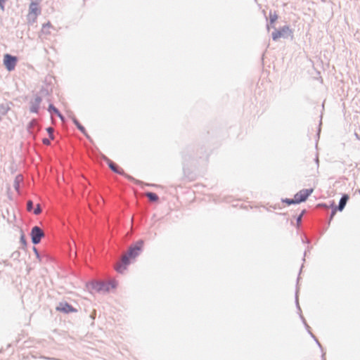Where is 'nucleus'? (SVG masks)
I'll list each match as a JSON object with an SVG mask.
<instances>
[{
  "instance_id": "1",
  "label": "nucleus",
  "mask_w": 360,
  "mask_h": 360,
  "mask_svg": "<svg viewBox=\"0 0 360 360\" xmlns=\"http://www.w3.org/2000/svg\"><path fill=\"white\" fill-rule=\"evenodd\" d=\"M313 191V188L302 189L295 195L293 199H285L283 201L288 205L300 203L305 201Z\"/></svg>"
},
{
  "instance_id": "2",
  "label": "nucleus",
  "mask_w": 360,
  "mask_h": 360,
  "mask_svg": "<svg viewBox=\"0 0 360 360\" xmlns=\"http://www.w3.org/2000/svg\"><path fill=\"white\" fill-rule=\"evenodd\" d=\"M41 13V8L39 2L32 1L29 6V11L27 14V20L30 22H34L37 20L38 15Z\"/></svg>"
},
{
  "instance_id": "3",
  "label": "nucleus",
  "mask_w": 360,
  "mask_h": 360,
  "mask_svg": "<svg viewBox=\"0 0 360 360\" xmlns=\"http://www.w3.org/2000/svg\"><path fill=\"white\" fill-rule=\"evenodd\" d=\"M143 246V240L137 241L134 246L130 247L127 254H126L125 255H127L129 258V257L134 258L139 254Z\"/></svg>"
},
{
  "instance_id": "4",
  "label": "nucleus",
  "mask_w": 360,
  "mask_h": 360,
  "mask_svg": "<svg viewBox=\"0 0 360 360\" xmlns=\"http://www.w3.org/2000/svg\"><path fill=\"white\" fill-rule=\"evenodd\" d=\"M44 236V231L39 227L34 226L32 229L31 238L34 244H38Z\"/></svg>"
},
{
  "instance_id": "5",
  "label": "nucleus",
  "mask_w": 360,
  "mask_h": 360,
  "mask_svg": "<svg viewBox=\"0 0 360 360\" xmlns=\"http://www.w3.org/2000/svg\"><path fill=\"white\" fill-rule=\"evenodd\" d=\"M17 63V58L9 54H6L4 58V64L8 71L15 69Z\"/></svg>"
},
{
  "instance_id": "6",
  "label": "nucleus",
  "mask_w": 360,
  "mask_h": 360,
  "mask_svg": "<svg viewBox=\"0 0 360 360\" xmlns=\"http://www.w3.org/2000/svg\"><path fill=\"white\" fill-rule=\"evenodd\" d=\"M56 310L63 313L76 312L77 310L67 302H60L56 307Z\"/></svg>"
},
{
  "instance_id": "7",
  "label": "nucleus",
  "mask_w": 360,
  "mask_h": 360,
  "mask_svg": "<svg viewBox=\"0 0 360 360\" xmlns=\"http://www.w3.org/2000/svg\"><path fill=\"white\" fill-rule=\"evenodd\" d=\"M129 264V257L127 255H123L122 257V264H118L115 266V269L119 273H124L127 269V266Z\"/></svg>"
},
{
  "instance_id": "8",
  "label": "nucleus",
  "mask_w": 360,
  "mask_h": 360,
  "mask_svg": "<svg viewBox=\"0 0 360 360\" xmlns=\"http://www.w3.org/2000/svg\"><path fill=\"white\" fill-rule=\"evenodd\" d=\"M290 31L288 27L285 26L281 28L280 30H276L272 33V38L274 40H277L283 36L284 33H286Z\"/></svg>"
},
{
  "instance_id": "9",
  "label": "nucleus",
  "mask_w": 360,
  "mask_h": 360,
  "mask_svg": "<svg viewBox=\"0 0 360 360\" xmlns=\"http://www.w3.org/2000/svg\"><path fill=\"white\" fill-rule=\"evenodd\" d=\"M106 162L109 166V167L114 172L120 174H124V170L119 167L116 164H115L110 159L106 158Z\"/></svg>"
},
{
  "instance_id": "10",
  "label": "nucleus",
  "mask_w": 360,
  "mask_h": 360,
  "mask_svg": "<svg viewBox=\"0 0 360 360\" xmlns=\"http://www.w3.org/2000/svg\"><path fill=\"white\" fill-rule=\"evenodd\" d=\"M348 200H349V196H348V195H346V194L344 195L341 198V199L340 200L339 206H338V210L340 211H342L344 209V207H345V205L347 204V202L348 201Z\"/></svg>"
},
{
  "instance_id": "11",
  "label": "nucleus",
  "mask_w": 360,
  "mask_h": 360,
  "mask_svg": "<svg viewBox=\"0 0 360 360\" xmlns=\"http://www.w3.org/2000/svg\"><path fill=\"white\" fill-rule=\"evenodd\" d=\"M41 101V98L40 97L37 96L35 98V99H34L35 105L31 108L32 112H37L38 106L40 104Z\"/></svg>"
},
{
  "instance_id": "12",
  "label": "nucleus",
  "mask_w": 360,
  "mask_h": 360,
  "mask_svg": "<svg viewBox=\"0 0 360 360\" xmlns=\"http://www.w3.org/2000/svg\"><path fill=\"white\" fill-rule=\"evenodd\" d=\"M146 195L148 198V199L150 201H158V196L157 194L151 192H148L146 194Z\"/></svg>"
},
{
  "instance_id": "13",
  "label": "nucleus",
  "mask_w": 360,
  "mask_h": 360,
  "mask_svg": "<svg viewBox=\"0 0 360 360\" xmlns=\"http://www.w3.org/2000/svg\"><path fill=\"white\" fill-rule=\"evenodd\" d=\"M52 27L51 24L49 22L46 24H44L42 26L41 32L45 34L49 33V29Z\"/></svg>"
},
{
  "instance_id": "14",
  "label": "nucleus",
  "mask_w": 360,
  "mask_h": 360,
  "mask_svg": "<svg viewBox=\"0 0 360 360\" xmlns=\"http://www.w3.org/2000/svg\"><path fill=\"white\" fill-rule=\"evenodd\" d=\"M49 110L51 112H54L55 114H56L59 117H61V115L60 113L59 112V111L58 110V109H56L53 105H50L49 106Z\"/></svg>"
},
{
  "instance_id": "15",
  "label": "nucleus",
  "mask_w": 360,
  "mask_h": 360,
  "mask_svg": "<svg viewBox=\"0 0 360 360\" xmlns=\"http://www.w3.org/2000/svg\"><path fill=\"white\" fill-rule=\"evenodd\" d=\"M76 124L78 127V129L86 136L89 138V136L86 134L85 129L84 127H82L80 124H79L77 122H76Z\"/></svg>"
},
{
  "instance_id": "16",
  "label": "nucleus",
  "mask_w": 360,
  "mask_h": 360,
  "mask_svg": "<svg viewBox=\"0 0 360 360\" xmlns=\"http://www.w3.org/2000/svg\"><path fill=\"white\" fill-rule=\"evenodd\" d=\"M41 210L40 205L38 204V205H37L36 208L34 210V214H39L41 213Z\"/></svg>"
},
{
  "instance_id": "17",
  "label": "nucleus",
  "mask_w": 360,
  "mask_h": 360,
  "mask_svg": "<svg viewBox=\"0 0 360 360\" xmlns=\"http://www.w3.org/2000/svg\"><path fill=\"white\" fill-rule=\"evenodd\" d=\"M32 205H33L32 202V201H28L27 204V210L30 211L31 209L32 208Z\"/></svg>"
},
{
  "instance_id": "18",
  "label": "nucleus",
  "mask_w": 360,
  "mask_h": 360,
  "mask_svg": "<svg viewBox=\"0 0 360 360\" xmlns=\"http://www.w3.org/2000/svg\"><path fill=\"white\" fill-rule=\"evenodd\" d=\"M123 175L130 181H135L136 182H138V181H136L132 176H129V174L124 173V174Z\"/></svg>"
},
{
  "instance_id": "19",
  "label": "nucleus",
  "mask_w": 360,
  "mask_h": 360,
  "mask_svg": "<svg viewBox=\"0 0 360 360\" xmlns=\"http://www.w3.org/2000/svg\"><path fill=\"white\" fill-rule=\"evenodd\" d=\"M6 0H0V8L1 10H4V4Z\"/></svg>"
},
{
  "instance_id": "20",
  "label": "nucleus",
  "mask_w": 360,
  "mask_h": 360,
  "mask_svg": "<svg viewBox=\"0 0 360 360\" xmlns=\"http://www.w3.org/2000/svg\"><path fill=\"white\" fill-rule=\"evenodd\" d=\"M47 131H48V132H49V134L50 135V137L53 139V134H53V129L49 127V128L47 129Z\"/></svg>"
},
{
  "instance_id": "21",
  "label": "nucleus",
  "mask_w": 360,
  "mask_h": 360,
  "mask_svg": "<svg viewBox=\"0 0 360 360\" xmlns=\"http://www.w3.org/2000/svg\"><path fill=\"white\" fill-rule=\"evenodd\" d=\"M43 143H44V144H46V145H49V144L50 143V141H49V139H43Z\"/></svg>"
},
{
  "instance_id": "22",
  "label": "nucleus",
  "mask_w": 360,
  "mask_h": 360,
  "mask_svg": "<svg viewBox=\"0 0 360 360\" xmlns=\"http://www.w3.org/2000/svg\"><path fill=\"white\" fill-rule=\"evenodd\" d=\"M335 213H336V209H334L333 210V212H332V214H331V216H330V219H333V217L335 216Z\"/></svg>"
},
{
  "instance_id": "23",
  "label": "nucleus",
  "mask_w": 360,
  "mask_h": 360,
  "mask_svg": "<svg viewBox=\"0 0 360 360\" xmlns=\"http://www.w3.org/2000/svg\"><path fill=\"white\" fill-rule=\"evenodd\" d=\"M276 19V17L271 18V22H274Z\"/></svg>"
}]
</instances>
